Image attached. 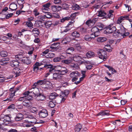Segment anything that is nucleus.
<instances>
[{
	"label": "nucleus",
	"instance_id": "20e7f679",
	"mask_svg": "<svg viewBox=\"0 0 132 132\" xmlns=\"http://www.w3.org/2000/svg\"><path fill=\"white\" fill-rule=\"evenodd\" d=\"M98 57L100 59L105 61L107 59V53L104 50H101L97 52Z\"/></svg>",
	"mask_w": 132,
	"mask_h": 132
},
{
	"label": "nucleus",
	"instance_id": "b1692460",
	"mask_svg": "<svg viewBox=\"0 0 132 132\" xmlns=\"http://www.w3.org/2000/svg\"><path fill=\"white\" fill-rule=\"evenodd\" d=\"M98 14L97 15V16L98 17H103L104 16L107 14L106 13L105 11L102 9L97 11Z\"/></svg>",
	"mask_w": 132,
	"mask_h": 132
},
{
	"label": "nucleus",
	"instance_id": "a18cd8bd",
	"mask_svg": "<svg viewBox=\"0 0 132 132\" xmlns=\"http://www.w3.org/2000/svg\"><path fill=\"white\" fill-rule=\"evenodd\" d=\"M72 8L73 10H77L79 9L80 7L78 5L75 4L72 5Z\"/></svg>",
	"mask_w": 132,
	"mask_h": 132
},
{
	"label": "nucleus",
	"instance_id": "e2e57ef3",
	"mask_svg": "<svg viewBox=\"0 0 132 132\" xmlns=\"http://www.w3.org/2000/svg\"><path fill=\"white\" fill-rule=\"evenodd\" d=\"M84 78L83 77V76H82V77H81L80 78V80H79L77 81V82H74V84L76 85H78L80 83L81 81H82L83 80Z\"/></svg>",
	"mask_w": 132,
	"mask_h": 132
},
{
	"label": "nucleus",
	"instance_id": "f704fd0d",
	"mask_svg": "<svg viewBox=\"0 0 132 132\" xmlns=\"http://www.w3.org/2000/svg\"><path fill=\"white\" fill-rule=\"evenodd\" d=\"M37 18L39 20H40L43 22L46 20V17L45 15H39V16H38Z\"/></svg>",
	"mask_w": 132,
	"mask_h": 132
},
{
	"label": "nucleus",
	"instance_id": "37998d69",
	"mask_svg": "<svg viewBox=\"0 0 132 132\" xmlns=\"http://www.w3.org/2000/svg\"><path fill=\"white\" fill-rule=\"evenodd\" d=\"M125 28L123 26L120 27V29L118 30L120 33V35H121V34H123L125 32Z\"/></svg>",
	"mask_w": 132,
	"mask_h": 132
},
{
	"label": "nucleus",
	"instance_id": "c03bdc74",
	"mask_svg": "<svg viewBox=\"0 0 132 132\" xmlns=\"http://www.w3.org/2000/svg\"><path fill=\"white\" fill-rule=\"evenodd\" d=\"M78 29L83 34L86 32L87 30L85 28L80 27L78 28Z\"/></svg>",
	"mask_w": 132,
	"mask_h": 132
},
{
	"label": "nucleus",
	"instance_id": "680f3d73",
	"mask_svg": "<svg viewBox=\"0 0 132 132\" xmlns=\"http://www.w3.org/2000/svg\"><path fill=\"white\" fill-rule=\"evenodd\" d=\"M109 71H111V73L113 74H114V73H116L117 72L112 67Z\"/></svg>",
	"mask_w": 132,
	"mask_h": 132
},
{
	"label": "nucleus",
	"instance_id": "4d7b16f0",
	"mask_svg": "<svg viewBox=\"0 0 132 132\" xmlns=\"http://www.w3.org/2000/svg\"><path fill=\"white\" fill-rule=\"evenodd\" d=\"M5 79L3 75H0V82H3L5 81Z\"/></svg>",
	"mask_w": 132,
	"mask_h": 132
},
{
	"label": "nucleus",
	"instance_id": "423d86ee",
	"mask_svg": "<svg viewBox=\"0 0 132 132\" xmlns=\"http://www.w3.org/2000/svg\"><path fill=\"white\" fill-rule=\"evenodd\" d=\"M52 78L53 80H59L63 79V77L59 72H53Z\"/></svg>",
	"mask_w": 132,
	"mask_h": 132
},
{
	"label": "nucleus",
	"instance_id": "338daca9",
	"mask_svg": "<svg viewBox=\"0 0 132 132\" xmlns=\"http://www.w3.org/2000/svg\"><path fill=\"white\" fill-rule=\"evenodd\" d=\"M26 96V98H25V99L28 100L29 101L32 99V96L31 95H29V94L27 96Z\"/></svg>",
	"mask_w": 132,
	"mask_h": 132
},
{
	"label": "nucleus",
	"instance_id": "774afa93",
	"mask_svg": "<svg viewBox=\"0 0 132 132\" xmlns=\"http://www.w3.org/2000/svg\"><path fill=\"white\" fill-rule=\"evenodd\" d=\"M15 108V105L14 104H12L9 105L8 107V109H14Z\"/></svg>",
	"mask_w": 132,
	"mask_h": 132
},
{
	"label": "nucleus",
	"instance_id": "aec40b11",
	"mask_svg": "<svg viewBox=\"0 0 132 132\" xmlns=\"http://www.w3.org/2000/svg\"><path fill=\"white\" fill-rule=\"evenodd\" d=\"M31 31L32 32H33V34H34V36L35 37H38L40 33L39 30L37 28L33 29Z\"/></svg>",
	"mask_w": 132,
	"mask_h": 132
},
{
	"label": "nucleus",
	"instance_id": "7c9ffc66",
	"mask_svg": "<svg viewBox=\"0 0 132 132\" xmlns=\"http://www.w3.org/2000/svg\"><path fill=\"white\" fill-rule=\"evenodd\" d=\"M58 96V94L55 92L52 93L49 96V98L50 100H52L55 99Z\"/></svg>",
	"mask_w": 132,
	"mask_h": 132
},
{
	"label": "nucleus",
	"instance_id": "72a5a7b5",
	"mask_svg": "<svg viewBox=\"0 0 132 132\" xmlns=\"http://www.w3.org/2000/svg\"><path fill=\"white\" fill-rule=\"evenodd\" d=\"M11 95L10 94H9V97L7 98L6 100H4V101H8L9 102L12 101L13 102L15 101V97H13V96H11Z\"/></svg>",
	"mask_w": 132,
	"mask_h": 132
},
{
	"label": "nucleus",
	"instance_id": "13d9d810",
	"mask_svg": "<svg viewBox=\"0 0 132 132\" xmlns=\"http://www.w3.org/2000/svg\"><path fill=\"white\" fill-rule=\"evenodd\" d=\"M105 116L104 113V111L103 110L101 111L100 112L98 113L96 115V116Z\"/></svg>",
	"mask_w": 132,
	"mask_h": 132
},
{
	"label": "nucleus",
	"instance_id": "4c0bfd02",
	"mask_svg": "<svg viewBox=\"0 0 132 132\" xmlns=\"http://www.w3.org/2000/svg\"><path fill=\"white\" fill-rule=\"evenodd\" d=\"M57 71L58 72H59L62 76L68 72V70L67 69H65L64 70H57Z\"/></svg>",
	"mask_w": 132,
	"mask_h": 132
},
{
	"label": "nucleus",
	"instance_id": "4be33fe9",
	"mask_svg": "<svg viewBox=\"0 0 132 132\" xmlns=\"http://www.w3.org/2000/svg\"><path fill=\"white\" fill-rule=\"evenodd\" d=\"M44 24V22L38 20L35 21L34 26L36 27H42Z\"/></svg>",
	"mask_w": 132,
	"mask_h": 132
},
{
	"label": "nucleus",
	"instance_id": "a211bd4d",
	"mask_svg": "<svg viewBox=\"0 0 132 132\" xmlns=\"http://www.w3.org/2000/svg\"><path fill=\"white\" fill-rule=\"evenodd\" d=\"M22 103L24 106L26 107H29L31 105V102L29 100L26 99L24 100Z\"/></svg>",
	"mask_w": 132,
	"mask_h": 132
},
{
	"label": "nucleus",
	"instance_id": "393cba45",
	"mask_svg": "<svg viewBox=\"0 0 132 132\" xmlns=\"http://www.w3.org/2000/svg\"><path fill=\"white\" fill-rule=\"evenodd\" d=\"M61 7L60 6L54 5L51 7L52 10L54 12H58L61 10Z\"/></svg>",
	"mask_w": 132,
	"mask_h": 132
},
{
	"label": "nucleus",
	"instance_id": "7ed1b4c3",
	"mask_svg": "<svg viewBox=\"0 0 132 132\" xmlns=\"http://www.w3.org/2000/svg\"><path fill=\"white\" fill-rule=\"evenodd\" d=\"M16 58L19 59L20 61L24 64L28 65L31 63V61L29 57H23V55L21 54L17 55H16Z\"/></svg>",
	"mask_w": 132,
	"mask_h": 132
},
{
	"label": "nucleus",
	"instance_id": "c756f323",
	"mask_svg": "<svg viewBox=\"0 0 132 132\" xmlns=\"http://www.w3.org/2000/svg\"><path fill=\"white\" fill-rule=\"evenodd\" d=\"M86 55L87 57L91 58L95 56V55L94 53L93 52L89 51L86 53Z\"/></svg>",
	"mask_w": 132,
	"mask_h": 132
},
{
	"label": "nucleus",
	"instance_id": "bf43d9fd",
	"mask_svg": "<svg viewBox=\"0 0 132 132\" xmlns=\"http://www.w3.org/2000/svg\"><path fill=\"white\" fill-rule=\"evenodd\" d=\"M86 24L88 25V26H91L93 25L92 24V22L91 21V19H89L86 22Z\"/></svg>",
	"mask_w": 132,
	"mask_h": 132
},
{
	"label": "nucleus",
	"instance_id": "ddd939ff",
	"mask_svg": "<svg viewBox=\"0 0 132 132\" xmlns=\"http://www.w3.org/2000/svg\"><path fill=\"white\" fill-rule=\"evenodd\" d=\"M27 118L29 119V122H30V123L33 125V126H34L35 125V123L36 122V118L34 117L33 116L30 115L27 116Z\"/></svg>",
	"mask_w": 132,
	"mask_h": 132
},
{
	"label": "nucleus",
	"instance_id": "6e6552de",
	"mask_svg": "<svg viewBox=\"0 0 132 132\" xmlns=\"http://www.w3.org/2000/svg\"><path fill=\"white\" fill-rule=\"evenodd\" d=\"M38 115L40 118H45L48 115V111L45 109H42L39 112Z\"/></svg>",
	"mask_w": 132,
	"mask_h": 132
},
{
	"label": "nucleus",
	"instance_id": "a878e982",
	"mask_svg": "<svg viewBox=\"0 0 132 132\" xmlns=\"http://www.w3.org/2000/svg\"><path fill=\"white\" fill-rule=\"evenodd\" d=\"M82 128V125L80 123L77 124L75 127V131L78 132L80 131Z\"/></svg>",
	"mask_w": 132,
	"mask_h": 132
},
{
	"label": "nucleus",
	"instance_id": "9b49d317",
	"mask_svg": "<svg viewBox=\"0 0 132 132\" xmlns=\"http://www.w3.org/2000/svg\"><path fill=\"white\" fill-rule=\"evenodd\" d=\"M95 36L91 34L90 35H85L83 37V39L86 41L89 42L91 41L92 39H94Z\"/></svg>",
	"mask_w": 132,
	"mask_h": 132
},
{
	"label": "nucleus",
	"instance_id": "412c9836",
	"mask_svg": "<svg viewBox=\"0 0 132 132\" xmlns=\"http://www.w3.org/2000/svg\"><path fill=\"white\" fill-rule=\"evenodd\" d=\"M79 75L80 74L77 71H73L70 74V77H78V78Z\"/></svg>",
	"mask_w": 132,
	"mask_h": 132
},
{
	"label": "nucleus",
	"instance_id": "0eeeda50",
	"mask_svg": "<svg viewBox=\"0 0 132 132\" xmlns=\"http://www.w3.org/2000/svg\"><path fill=\"white\" fill-rule=\"evenodd\" d=\"M16 55L15 56L16 60H13L11 61L10 63V65L12 67H15L17 68L19 66V63L20 61L19 59L16 57Z\"/></svg>",
	"mask_w": 132,
	"mask_h": 132
},
{
	"label": "nucleus",
	"instance_id": "2f4dec72",
	"mask_svg": "<svg viewBox=\"0 0 132 132\" xmlns=\"http://www.w3.org/2000/svg\"><path fill=\"white\" fill-rule=\"evenodd\" d=\"M113 11L112 10H110L109 11V13L107 15H106V16L105 17V18H112L113 16Z\"/></svg>",
	"mask_w": 132,
	"mask_h": 132
},
{
	"label": "nucleus",
	"instance_id": "1a4fd4ad",
	"mask_svg": "<svg viewBox=\"0 0 132 132\" xmlns=\"http://www.w3.org/2000/svg\"><path fill=\"white\" fill-rule=\"evenodd\" d=\"M43 67L48 69V71L52 73L55 72L54 68L53 67V65L51 64L45 65Z\"/></svg>",
	"mask_w": 132,
	"mask_h": 132
},
{
	"label": "nucleus",
	"instance_id": "f257e3e1",
	"mask_svg": "<svg viewBox=\"0 0 132 132\" xmlns=\"http://www.w3.org/2000/svg\"><path fill=\"white\" fill-rule=\"evenodd\" d=\"M106 30L104 31V33L106 35H108L113 34V36L115 37H119L120 35V33L118 30H117L116 27L113 26V23L107 26L106 27Z\"/></svg>",
	"mask_w": 132,
	"mask_h": 132
},
{
	"label": "nucleus",
	"instance_id": "09e8293b",
	"mask_svg": "<svg viewBox=\"0 0 132 132\" xmlns=\"http://www.w3.org/2000/svg\"><path fill=\"white\" fill-rule=\"evenodd\" d=\"M27 26L30 29L33 28V25L32 23L30 21H28L26 22Z\"/></svg>",
	"mask_w": 132,
	"mask_h": 132
},
{
	"label": "nucleus",
	"instance_id": "2eb2a0df",
	"mask_svg": "<svg viewBox=\"0 0 132 132\" xmlns=\"http://www.w3.org/2000/svg\"><path fill=\"white\" fill-rule=\"evenodd\" d=\"M93 63L89 61H86L85 62L86 68L87 70H90L93 67Z\"/></svg>",
	"mask_w": 132,
	"mask_h": 132
},
{
	"label": "nucleus",
	"instance_id": "dca6fc26",
	"mask_svg": "<svg viewBox=\"0 0 132 132\" xmlns=\"http://www.w3.org/2000/svg\"><path fill=\"white\" fill-rule=\"evenodd\" d=\"M51 3H48L46 4H44L43 5V7L42 9V11L43 12L46 13V12L45 11H48L49 10V7L50 6Z\"/></svg>",
	"mask_w": 132,
	"mask_h": 132
},
{
	"label": "nucleus",
	"instance_id": "e433bc0d",
	"mask_svg": "<svg viewBox=\"0 0 132 132\" xmlns=\"http://www.w3.org/2000/svg\"><path fill=\"white\" fill-rule=\"evenodd\" d=\"M74 49L72 47H70L67 49L66 51V53L68 54H71V53L74 51Z\"/></svg>",
	"mask_w": 132,
	"mask_h": 132
},
{
	"label": "nucleus",
	"instance_id": "de8ad7c7",
	"mask_svg": "<svg viewBox=\"0 0 132 132\" xmlns=\"http://www.w3.org/2000/svg\"><path fill=\"white\" fill-rule=\"evenodd\" d=\"M20 87H16L15 89L14 90V92L13 93H10L11 95V96H12L13 97H14V96L15 95V93L18 91Z\"/></svg>",
	"mask_w": 132,
	"mask_h": 132
},
{
	"label": "nucleus",
	"instance_id": "6ab92c4d",
	"mask_svg": "<svg viewBox=\"0 0 132 132\" xmlns=\"http://www.w3.org/2000/svg\"><path fill=\"white\" fill-rule=\"evenodd\" d=\"M48 80L47 78L44 79L43 80H39L37 81V83L39 86L42 85L46 84V83L48 82Z\"/></svg>",
	"mask_w": 132,
	"mask_h": 132
},
{
	"label": "nucleus",
	"instance_id": "f8f14e48",
	"mask_svg": "<svg viewBox=\"0 0 132 132\" xmlns=\"http://www.w3.org/2000/svg\"><path fill=\"white\" fill-rule=\"evenodd\" d=\"M23 119V115L21 113H17L14 118V119L16 121H19Z\"/></svg>",
	"mask_w": 132,
	"mask_h": 132
},
{
	"label": "nucleus",
	"instance_id": "603ef678",
	"mask_svg": "<svg viewBox=\"0 0 132 132\" xmlns=\"http://www.w3.org/2000/svg\"><path fill=\"white\" fill-rule=\"evenodd\" d=\"M55 54L51 52H48L47 55H46V58H51L54 56Z\"/></svg>",
	"mask_w": 132,
	"mask_h": 132
},
{
	"label": "nucleus",
	"instance_id": "39448f33",
	"mask_svg": "<svg viewBox=\"0 0 132 132\" xmlns=\"http://www.w3.org/2000/svg\"><path fill=\"white\" fill-rule=\"evenodd\" d=\"M101 30V29H99L97 27H94L91 29V31L93 33L91 34L94 36L95 37H97L100 35V31Z\"/></svg>",
	"mask_w": 132,
	"mask_h": 132
},
{
	"label": "nucleus",
	"instance_id": "ea45409f",
	"mask_svg": "<svg viewBox=\"0 0 132 132\" xmlns=\"http://www.w3.org/2000/svg\"><path fill=\"white\" fill-rule=\"evenodd\" d=\"M56 104V102L55 101H51L49 102L48 106L51 108H54Z\"/></svg>",
	"mask_w": 132,
	"mask_h": 132
},
{
	"label": "nucleus",
	"instance_id": "8fccbe9b",
	"mask_svg": "<svg viewBox=\"0 0 132 132\" xmlns=\"http://www.w3.org/2000/svg\"><path fill=\"white\" fill-rule=\"evenodd\" d=\"M62 58L60 57H56L54 58L53 61L54 62H58L62 61Z\"/></svg>",
	"mask_w": 132,
	"mask_h": 132
},
{
	"label": "nucleus",
	"instance_id": "6e6d98bb",
	"mask_svg": "<svg viewBox=\"0 0 132 132\" xmlns=\"http://www.w3.org/2000/svg\"><path fill=\"white\" fill-rule=\"evenodd\" d=\"M43 68H39L38 67L34 66L33 68V70L35 71H37L38 70H40L41 69L42 70Z\"/></svg>",
	"mask_w": 132,
	"mask_h": 132
},
{
	"label": "nucleus",
	"instance_id": "4468645a",
	"mask_svg": "<svg viewBox=\"0 0 132 132\" xmlns=\"http://www.w3.org/2000/svg\"><path fill=\"white\" fill-rule=\"evenodd\" d=\"M71 36H68L65 37L62 41L61 43L63 44H67L71 40L72 38H71Z\"/></svg>",
	"mask_w": 132,
	"mask_h": 132
},
{
	"label": "nucleus",
	"instance_id": "9d476101",
	"mask_svg": "<svg viewBox=\"0 0 132 132\" xmlns=\"http://www.w3.org/2000/svg\"><path fill=\"white\" fill-rule=\"evenodd\" d=\"M69 94V90L67 89H65L63 91H61L60 93V97L67 98Z\"/></svg>",
	"mask_w": 132,
	"mask_h": 132
},
{
	"label": "nucleus",
	"instance_id": "5fc2aeb1",
	"mask_svg": "<svg viewBox=\"0 0 132 132\" xmlns=\"http://www.w3.org/2000/svg\"><path fill=\"white\" fill-rule=\"evenodd\" d=\"M45 13H46V14L45 15V16L46 17V19L47 18H49L52 17V15L50 12H46Z\"/></svg>",
	"mask_w": 132,
	"mask_h": 132
},
{
	"label": "nucleus",
	"instance_id": "69168bd1",
	"mask_svg": "<svg viewBox=\"0 0 132 132\" xmlns=\"http://www.w3.org/2000/svg\"><path fill=\"white\" fill-rule=\"evenodd\" d=\"M36 37L35 39L34 40V43H39L40 42V40L39 38L38 37Z\"/></svg>",
	"mask_w": 132,
	"mask_h": 132
},
{
	"label": "nucleus",
	"instance_id": "49530a36",
	"mask_svg": "<svg viewBox=\"0 0 132 132\" xmlns=\"http://www.w3.org/2000/svg\"><path fill=\"white\" fill-rule=\"evenodd\" d=\"M107 39L105 37H100L97 38V40L99 42H103L106 40Z\"/></svg>",
	"mask_w": 132,
	"mask_h": 132
},
{
	"label": "nucleus",
	"instance_id": "58836bf2",
	"mask_svg": "<svg viewBox=\"0 0 132 132\" xmlns=\"http://www.w3.org/2000/svg\"><path fill=\"white\" fill-rule=\"evenodd\" d=\"M72 36L74 37L75 38H77L79 37L80 35L79 33L77 31H74L72 33Z\"/></svg>",
	"mask_w": 132,
	"mask_h": 132
},
{
	"label": "nucleus",
	"instance_id": "c85d7f7f",
	"mask_svg": "<svg viewBox=\"0 0 132 132\" xmlns=\"http://www.w3.org/2000/svg\"><path fill=\"white\" fill-rule=\"evenodd\" d=\"M82 59V57L78 54H76L73 57V60L76 62L81 61Z\"/></svg>",
	"mask_w": 132,
	"mask_h": 132
},
{
	"label": "nucleus",
	"instance_id": "864d4df0",
	"mask_svg": "<svg viewBox=\"0 0 132 132\" xmlns=\"http://www.w3.org/2000/svg\"><path fill=\"white\" fill-rule=\"evenodd\" d=\"M78 14V13L77 12H75L73 14H71V15L70 16L71 19L74 20L76 17V14Z\"/></svg>",
	"mask_w": 132,
	"mask_h": 132
},
{
	"label": "nucleus",
	"instance_id": "5701e85b",
	"mask_svg": "<svg viewBox=\"0 0 132 132\" xmlns=\"http://www.w3.org/2000/svg\"><path fill=\"white\" fill-rule=\"evenodd\" d=\"M20 69L18 68H14L13 69L12 73L16 75L15 77H17L20 75Z\"/></svg>",
	"mask_w": 132,
	"mask_h": 132
},
{
	"label": "nucleus",
	"instance_id": "c9c22d12",
	"mask_svg": "<svg viewBox=\"0 0 132 132\" xmlns=\"http://www.w3.org/2000/svg\"><path fill=\"white\" fill-rule=\"evenodd\" d=\"M52 24L51 21H47L44 23V24L45 27L47 28H49Z\"/></svg>",
	"mask_w": 132,
	"mask_h": 132
},
{
	"label": "nucleus",
	"instance_id": "052dcab7",
	"mask_svg": "<svg viewBox=\"0 0 132 132\" xmlns=\"http://www.w3.org/2000/svg\"><path fill=\"white\" fill-rule=\"evenodd\" d=\"M72 68L75 69H77L78 68V66L77 64L75 63H73L71 65Z\"/></svg>",
	"mask_w": 132,
	"mask_h": 132
},
{
	"label": "nucleus",
	"instance_id": "bb28decb",
	"mask_svg": "<svg viewBox=\"0 0 132 132\" xmlns=\"http://www.w3.org/2000/svg\"><path fill=\"white\" fill-rule=\"evenodd\" d=\"M36 95L37 99L38 101H43L45 99V97L42 94L39 93Z\"/></svg>",
	"mask_w": 132,
	"mask_h": 132
},
{
	"label": "nucleus",
	"instance_id": "3c124183",
	"mask_svg": "<svg viewBox=\"0 0 132 132\" xmlns=\"http://www.w3.org/2000/svg\"><path fill=\"white\" fill-rule=\"evenodd\" d=\"M49 51V50L47 49L43 52L41 54V55L43 56H44L45 57H46V55H48Z\"/></svg>",
	"mask_w": 132,
	"mask_h": 132
},
{
	"label": "nucleus",
	"instance_id": "cd10ccee",
	"mask_svg": "<svg viewBox=\"0 0 132 132\" xmlns=\"http://www.w3.org/2000/svg\"><path fill=\"white\" fill-rule=\"evenodd\" d=\"M96 26L98 28H101L100 29H101V30L103 29L104 31V30H106V29L105 28L107 27V26L105 27L102 23L101 22H98Z\"/></svg>",
	"mask_w": 132,
	"mask_h": 132
},
{
	"label": "nucleus",
	"instance_id": "0e129e2a",
	"mask_svg": "<svg viewBox=\"0 0 132 132\" xmlns=\"http://www.w3.org/2000/svg\"><path fill=\"white\" fill-rule=\"evenodd\" d=\"M54 3L55 4H60L61 1V0H54Z\"/></svg>",
	"mask_w": 132,
	"mask_h": 132
},
{
	"label": "nucleus",
	"instance_id": "a19ab883",
	"mask_svg": "<svg viewBox=\"0 0 132 132\" xmlns=\"http://www.w3.org/2000/svg\"><path fill=\"white\" fill-rule=\"evenodd\" d=\"M59 45V43L58 42L54 43L52 44L50 48L54 49L56 48Z\"/></svg>",
	"mask_w": 132,
	"mask_h": 132
},
{
	"label": "nucleus",
	"instance_id": "f03ea898",
	"mask_svg": "<svg viewBox=\"0 0 132 132\" xmlns=\"http://www.w3.org/2000/svg\"><path fill=\"white\" fill-rule=\"evenodd\" d=\"M11 116L10 114L1 115V117H2V119H3L2 121L3 122V123H2L3 125L6 126L12 122L11 120Z\"/></svg>",
	"mask_w": 132,
	"mask_h": 132
},
{
	"label": "nucleus",
	"instance_id": "79ce46f5",
	"mask_svg": "<svg viewBox=\"0 0 132 132\" xmlns=\"http://www.w3.org/2000/svg\"><path fill=\"white\" fill-rule=\"evenodd\" d=\"M0 54L1 57H5L7 55L8 53L7 52L3 51L1 52Z\"/></svg>",
	"mask_w": 132,
	"mask_h": 132
},
{
	"label": "nucleus",
	"instance_id": "473e14b6",
	"mask_svg": "<svg viewBox=\"0 0 132 132\" xmlns=\"http://www.w3.org/2000/svg\"><path fill=\"white\" fill-rule=\"evenodd\" d=\"M72 62V59L71 58H69L67 59L62 60L61 62L66 64H69L71 63Z\"/></svg>",
	"mask_w": 132,
	"mask_h": 132
},
{
	"label": "nucleus",
	"instance_id": "f3484780",
	"mask_svg": "<svg viewBox=\"0 0 132 132\" xmlns=\"http://www.w3.org/2000/svg\"><path fill=\"white\" fill-rule=\"evenodd\" d=\"M9 60V58L8 57L2 59L0 60V64L2 65H5L8 63Z\"/></svg>",
	"mask_w": 132,
	"mask_h": 132
}]
</instances>
